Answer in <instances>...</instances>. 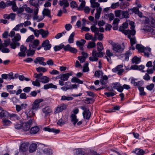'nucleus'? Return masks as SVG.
I'll return each instance as SVG.
<instances>
[{"mask_svg": "<svg viewBox=\"0 0 155 155\" xmlns=\"http://www.w3.org/2000/svg\"><path fill=\"white\" fill-rule=\"evenodd\" d=\"M146 48L139 44H137L136 45V48L138 51L139 52L141 53L143 52V51Z\"/></svg>", "mask_w": 155, "mask_h": 155, "instance_id": "2f4dec72", "label": "nucleus"}, {"mask_svg": "<svg viewBox=\"0 0 155 155\" xmlns=\"http://www.w3.org/2000/svg\"><path fill=\"white\" fill-rule=\"evenodd\" d=\"M37 148V145L35 143H32L30 146L29 151L30 153H33L35 152Z\"/></svg>", "mask_w": 155, "mask_h": 155, "instance_id": "b1692460", "label": "nucleus"}, {"mask_svg": "<svg viewBox=\"0 0 155 155\" xmlns=\"http://www.w3.org/2000/svg\"><path fill=\"white\" fill-rule=\"evenodd\" d=\"M130 10L132 11V12H133V13L135 14H137L139 11V8L137 7H134L133 8H129L128 9V12H130Z\"/></svg>", "mask_w": 155, "mask_h": 155, "instance_id": "338daca9", "label": "nucleus"}, {"mask_svg": "<svg viewBox=\"0 0 155 155\" xmlns=\"http://www.w3.org/2000/svg\"><path fill=\"white\" fill-rule=\"evenodd\" d=\"M59 4L60 6L62 7L64 9L68 7L69 4L67 0H61L59 1Z\"/></svg>", "mask_w": 155, "mask_h": 155, "instance_id": "dca6fc26", "label": "nucleus"}, {"mask_svg": "<svg viewBox=\"0 0 155 155\" xmlns=\"http://www.w3.org/2000/svg\"><path fill=\"white\" fill-rule=\"evenodd\" d=\"M2 122L3 125L4 126H9L12 124V122L7 118L3 119Z\"/></svg>", "mask_w": 155, "mask_h": 155, "instance_id": "cd10ccee", "label": "nucleus"}, {"mask_svg": "<svg viewBox=\"0 0 155 155\" xmlns=\"http://www.w3.org/2000/svg\"><path fill=\"white\" fill-rule=\"evenodd\" d=\"M9 114L6 110H2L0 112V118H1L8 117H9Z\"/></svg>", "mask_w": 155, "mask_h": 155, "instance_id": "c756f323", "label": "nucleus"}, {"mask_svg": "<svg viewBox=\"0 0 155 155\" xmlns=\"http://www.w3.org/2000/svg\"><path fill=\"white\" fill-rule=\"evenodd\" d=\"M138 89L140 91V94L141 96H144L146 94L145 92L144 91V88L143 87H139Z\"/></svg>", "mask_w": 155, "mask_h": 155, "instance_id": "052dcab7", "label": "nucleus"}, {"mask_svg": "<svg viewBox=\"0 0 155 155\" xmlns=\"http://www.w3.org/2000/svg\"><path fill=\"white\" fill-rule=\"evenodd\" d=\"M64 47V45L62 44H61L59 45L55 46L54 47V50L56 51L60 50Z\"/></svg>", "mask_w": 155, "mask_h": 155, "instance_id": "4d7b16f0", "label": "nucleus"}, {"mask_svg": "<svg viewBox=\"0 0 155 155\" xmlns=\"http://www.w3.org/2000/svg\"><path fill=\"white\" fill-rule=\"evenodd\" d=\"M41 46L45 51L50 50L51 47V45L50 43L49 40L48 39H46L43 42Z\"/></svg>", "mask_w": 155, "mask_h": 155, "instance_id": "1a4fd4ad", "label": "nucleus"}, {"mask_svg": "<svg viewBox=\"0 0 155 155\" xmlns=\"http://www.w3.org/2000/svg\"><path fill=\"white\" fill-rule=\"evenodd\" d=\"M79 1L81 3L80 4L79 7L78 8V9L79 11L83 10L85 6L86 2L84 1H83L82 0H79Z\"/></svg>", "mask_w": 155, "mask_h": 155, "instance_id": "72a5a7b5", "label": "nucleus"}, {"mask_svg": "<svg viewBox=\"0 0 155 155\" xmlns=\"http://www.w3.org/2000/svg\"><path fill=\"white\" fill-rule=\"evenodd\" d=\"M68 105L66 104L62 103L58 105L55 108L54 113L57 114L66 110L67 108Z\"/></svg>", "mask_w": 155, "mask_h": 155, "instance_id": "7ed1b4c3", "label": "nucleus"}, {"mask_svg": "<svg viewBox=\"0 0 155 155\" xmlns=\"http://www.w3.org/2000/svg\"><path fill=\"white\" fill-rule=\"evenodd\" d=\"M49 32L48 31H45L43 29H40V34L43 38H46L48 35Z\"/></svg>", "mask_w": 155, "mask_h": 155, "instance_id": "a878e982", "label": "nucleus"}, {"mask_svg": "<svg viewBox=\"0 0 155 155\" xmlns=\"http://www.w3.org/2000/svg\"><path fill=\"white\" fill-rule=\"evenodd\" d=\"M43 130L45 131H48L50 132H53L56 134L58 133L60 131L59 130L55 129L54 128L51 129L48 127H44Z\"/></svg>", "mask_w": 155, "mask_h": 155, "instance_id": "412c9836", "label": "nucleus"}, {"mask_svg": "<svg viewBox=\"0 0 155 155\" xmlns=\"http://www.w3.org/2000/svg\"><path fill=\"white\" fill-rule=\"evenodd\" d=\"M154 87V85L153 84L151 83L149 85L147 86L146 88L147 89L150 91H152Z\"/></svg>", "mask_w": 155, "mask_h": 155, "instance_id": "774afa93", "label": "nucleus"}, {"mask_svg": "<svg viewBox=\"0 0 155 155\" xmlns=\"http://www.w3.org/2000/svg\"><path fill=\"white\" fill-rule=\"evenodd\" d=\"M102 11V8L99 7L96 9V13L95 14V17L96 19H98L100 17V15Z\"/></svg>", "mask_w": 155, "mask_h": 155, "instance_id": "393cba45", "label": "nucleus"}, {"mask_svg": "<svg viewBox=\"0 0 155 155\" xmlns=\"http://www.w3.org/2000/svg\"><path fill=\"white\" fill-rule=\"evenodd\" d=\"M75 33L74 32H73L69 36L68 39V42L69 43H72L74 42V37L75 35Z\"/></svg>", "mask_w": 155, "mask_h": 155, "instance_id": "09e8293b", "label": "nucleus"}, {"mask_svg": "<svg viewBox=\"0 0 155 155\" xmlns=\"http://www.w3.org/2000/svg\"><path fill=\"white\" fill-rule=\"evenodd\" d=\"M134 152L137 155H143L145 153V151L140 149H136Z\"/></svg>", "mask_w": 155, "mask_h": 155, "instance_id": "79ce46f5", "label": "nucleus"}, {"mask_svg": "<svg viewBox=\"0 0 155 155\" xmlns=\"http://www.w3.org/2000/svg\"><path fill=\"white\" fill-rule=\"evenodd\" d=\"M43 101V99H42L35 100L32 104L31 108L36 111L39 108L40 103Z\"/></svg>", "mask_w": 155, "mask_h": 155, "instance_id": "423d86ee", "label": "nucleus"}, {"mask_svg": "<svg viewBox=\"0 0 155 155\" xmlns=\"http://www.w3.org/2000/svg\"><path fill=\"white\" fill-rule=\"evenodd\" d=\"M95 43L93 42L90 41L88 44L87 48L88 49L96 47Z\"/></svg>", "mask_w": 155, "mask_h": 155, "instance_id": "864d4df0", "label": "nucleus"}, {"mask_svg": "<svg viewBox=\"0 0 155 155\" xmlns=\"http://www.w3.org/2000/svg\"><path fill=\"white\" fill-rule=\"evenodd\" d=\"M108 78L106 75L103 76L100 80V83L103 85L102 87L98 88L96 89V91H98L103 89L106 87V84L108 82Z\"/></svg>", "mask_w": 155, "mask_h": 155, "instance_id": "0eeeda50", "label": "nucleus"}, {"mask_svg": "<svg viewBox=\"0 0 155 155\" xmlns=\"http://www.w3.org/2000/svg\"><path fill=\"white\" fill-rule=\"evenodd\" d=\"M51 10L48 8H44L42 12V15L44 16H47L50 18H51Z\"/></svg>", "mask_w": 155, "mask_h": 155, "instance_id": "4be33fe9", "label": "nucleus"}, {"mask_svg": "<svg viewBox=\"0 0 155 155\" xmlns=\"http://www.w3.org/2000/svg\"><path fill=\"white\" fill-rule=\"evenodd\" d=\"M3 46L2 41L0 39V51L3 53H8L10 52V50L9 49Z\"/></svg>", "mask_w": 155, "mask_h": 155, "instance_id": "a211bd4d", "label": "nucleus"}, {"mask_svg": "<svg viewBox=\"0 0 155 155\" xmlns=\"http://www.w3.org/2000/svg\"><path fill=\"white\" fill-rule=\"evenodd\" d=\"M134 23L133 21H131L130 23V25L131 26L130 33L131 34L135 35L136 33V31L134 30L135 26L134 25Z\"/></svg>", "mask_w": 155, "mask_h": 155, "instance_id": "f704fd0d", "label": "nucleus"}, {"mask_svg": "<svg viewBox=\"0 0 155 155\" xmlns=\"http://www.w3.org/2000/svg\"><path fill=\"white\" fill-rule=\"evenodd\" d=\"M119 30V31L122 32L123 33L126 35H128L129 33H130V30L129 29L128 30H125L123 27L122 26H120Z\"/></svg>", "mask_w": 155, "mask_h": 155, "instance_id": "473e14b6", "label": "nucleus"}, {"mask_svg": "<svg viewBox=\"0 0 155 155\" xmlns=\"http://www.w3.org/2000/svg\"><path fill=\"white\" fill-rule=\"evenodd\" d=\"M39 44V41L38 39L34 40L31 43H30L29 44V47L30 49H36L37 47Z\"/></svg>", "mask_w": 155, "mask_h": 155, "instance_id": "f8f14e48", "label": "nucleus"}, {"mask_svg": "<svg viewBox=\"0 0 155 155\" xmlns=\"http://www.w3.org/2000/svg\"><path fill=\"white\" fill-rule=\"evenodd\" d=\"M32 83L34 86L39 87H40V81L38 79H36L35 81H31Z\"/></svg>", "mask_w": 155, "mask_h": 155, "instance_id": "603ef678", "label": "nucleus"}, {"mask_svg": "<svg viewBox=\"0 0 155 155\" xmlns=\"http://www.w3.org/2000/svg\"><path fill=\"white\" fill-rule=\"evenodd\" d=\"M91 114V113L89 110H85V111H84L83 113L84 118L87 120H88L90 119Z\"/></svg>", "mask_w": 155, "mask_h": 155, "instance_id": "c85d7f7f", "label": "nucleus"}, {"mask_svg": "<svg viewBox=\"0 0 155 155\" xmlns=\"http://www.w3.org/2000/svg\"><path fill=\"white\" fill-rule=\"evenodd\" d=\"M64 85L68 90L72 89L74 88L77 89V85L76 84H71L69 81L66 82Z\"/></svg>", "mask_w": 155, "mask_h": 155, "instance_id": "2eb2a0df", "label": "nucleus"}, {"mask_svg": "<svg viewBox=\"0 0 155 155\" xmlns=\"http://www.w3.org/2000/svg\"><path fill=\"white\" fill-rule=\"evenodd\" d=\"M78 120L77 116L75 114H72L71 117V121L74 126H75Z\"/></svg>", "mask_w": 155, "mask_h": 155, "instance_id": "aec40b11", "label": "nucleus"}, {"mask_svg": "<svg viewBox=\"0 0 155 155\" xmlns=\"http://www.w3.org/2000/svg\"><path fill=\"white\" fill-rule=\"evenodd\" d=\"M73 98L70 96H66L65 95L62 96L61 100L62 101H71L73 99Z\"/></svg>", "mask_w": 155, "mask_h": 155, "instance_id": "49530a36", "label": "nucleus"}, {"mask_svg": "<svg viewBox=\"0 0 155 155\" xmlns=\"http://www.w3.org/2000/svg\"><path fill=\"white\" fill-rule=\"evenodd\" d=\"M109 42L111 45L112 49L114 53L120 54L123 52L124 49V46L112 41H110Z\"/></svg>", "mask_w": 155, "mask_h": 155, "instance_id": "f03ea898", "label": "nucleus"}, {"mask_svg": "<svg viewBox=\"0 0 155 155\" xmlns=\"http://www.w3.org/2000/svg\"><path fill=\"white\" fill-rule=\"evenodd\" d=\"M122 11L120 10H117L114 11V13L115 16L117 18L120 17L121 15Z\"/></svg>", "mask_w": 155, "mask_h": 155, "instance_id": "0e129e2a", "label": "nucleus"}, {"mask_svg": "<svg viewBox=\"0 0 155 155\" xmlns=\"http://www.w3.org/2000/svg\"><path fill=\"white\" fill-rule=\"evenodd\" d=\"M41 82L44 83H47L49 81V78L46 76H42L41 78Z\"/></svg>", "mask_w": 155, "mask_h": 155, "instance_id": "a19ab883", "label": "nucleus"}, {"mask_svg": "<svg viewBox=\"0 0 155 155\" xmlns=\"http://www.w3.org/2000/svg\"><path fill=\"white\" fill-rule=\"evenodd\" d=\"M35 111L31 108L27 114V117H31L34 116L35 115Z\"/></svg>", "mask_w": 155, "mask_h": 155, "instance_id": "c03bdc74", "label": "nucleus"}, {"mask_svg": "<svg viewBox=\"0 0 155 155\" xmlns=\"http://www.w3.org/2000/svg\"><path fill=\"white\" fill-rule=\"evenodd\" d=\"M21 39V36L19 33H17L15 36L14 38L12 39V41H14L16 42L19 41Z\"/></svg>", "mask_w": 155, "mask_h": 155, "instance_id": "ea45409f", "label": "nucleus"}, {"mask_svg": "<svg viewBox=\"0 0 155 155\" xmlns=\"http://www.w3.org/2000/svg\"><path fill=\"white\" fill-rule=\"evenodd\" d=\"M123 66L122 65H119L117 67L112 69V71L114 73L117 72V74L120 75H122V73L124 70L122 68Z\"/></svg>", "mask_w": 155, "mask_h": 155, "instance_id": "6e6552de", "label": "nucleus"}, {"mask_svg": "<svg viewBox=\"0 0 155 155\" xmlns=\"http://www.w3.org/2000/svg\"><path fill=\"white\" fill-rule=\"evenodd\" d=\"M35 50L33 49H30L27 50V56H32L35 54Z\"/></svg>", "mask_w": 155, "mask_h": 155, "instance_id": "37998d69", "label": "nucleus"}, {"mask_svg": "<svg viewBox=\"0 0 155 155\" xmlns=\"http://www.w3.org/2000/svg\"><path fill=\"white\" fill-rule=\"evenodd\" d=\"M132 61L134 64H137L140 62L141 60L140 58L135 56L132 59Z\"/></svg>", "mask_w": 155, "mask_h": 155, "instance_id": "58836bf2", "label": "nucleus"}, {"mask_svg": "<svg viewBox=\"0 0 155 155\" xmlns=\"http://www.w3.org/2000/svg\"><path fill=\"white\" fill-rule=\"evenodd\" d=\"M129 5V3L127 2H125L122 3L120 5V8L122 9L127 7Z\"/></svg>", "mask_w": 155, "mask_h": 155, "instance_id": "de8ad7c7", "label": "nucleus"}, {"mask_svg": "<svg viewBox=\"0 0 155 155\" xmlns=\"http://www.w3.org/2000/svg\"><path fill=\"white\" fill-rule=\"evenodd\" d=\"M72 75L71 73H67L62 74H60V79H62L64 81H67L68 80L69 76Z\"/></svg>", "mask_w": 155, "mask_h": 155, "instance_id": "6ab92c4d", "label": "nucleus"}, {"mask_svg": "<svg viewBox=\"0 0 155 155\" xmlns=\"http://www.w3.org/2000/svg\"><path fill=\"white\" fill-rule=\"evenodd\" d=\"M151 49L148 47H146L143 50L142 53H144V55L147 58L150 56V53L151 52Z\"/></svg>", "mask_w": 155, "mask_h": 155, "instance_id": "5701e85b", "label": "nucleus"}, {"mask_svg": "<svg viewBox=\"0 0 155 155\" xmlns=\"http://www.w3.org/2000/svg\"><path fill=\"white\" fill-rule=\"evenodd\" d=\"M28 148L27 145L25 143H23L20 148V150L22 152H25L28 149Z\"/></svg>", "mask_w": 155, "mask_h": 155, "instance_id": "8fccbe9b", "label": "nucleus"}, {"mask_svg": "<svg viewBox=\"0 0 155 155\" xmlns=\"http://www.w3.org/2000/svg\"><path fill=\"white\" fill-rule=\"evenodd\" d=\"M71 81L73 83H77L78 84H82L83 81L75 77H73L71 80Z\"/></svg>", "mask_w": 155, "mask_h": 155, "instance_id": "3c124183", "label": "nucleus"}, {"mask_svg": "<svg viewBox=\"0 0 155 155\" xmlns=\"http://www.w3.org/2000/svg\"><path fill=\"white\" fill-rule=\"evenodd\" d=\"M36 71L38 72H40L42 71L43 72H45L47 71L46 69L44 67H39L36 68Z\"/></svg>", "mask_w": 155, "mask_h": 155, "instance_id": "13d9d810", "label": "nucleus"}, {"mask_svg": "<svg viewBox=\"0 0 155 155\" xmlns=\"http://www.w3.org/2000/svg\"><path fill=\"white\" fill-rule=\"evenodd\" d=\"M34 36L33 35H31L29 36L26 40L27 42L32 43L34 40Z\"/></svg>", "mask_w": 155, "mask_h": 155, "instance_id": "680f3d73", "label": "nucleus"}, {"mask_svg": "<svg viewBox=\"0 0 155 155\" xmlns=\"http://www.w3.org/2000/svg\"><path fill=\"white\" fill-rule=\"evenodd\" d=\"M45 60V59L43 57H38L35 59L34 63L35 64L39 63L40 65L45 66L46 65V64L44 61Z\"/></svg>", "mask_w": 155, "mask_h": 155, "instance_id": "9d476101", "label": "nucleus"}, {"mask_svg": "<svg viewBox=\"0 0 155 155\" xmlns=\"http://www.w3.org/2000/svg\"><path fill=\"white\" fill-rule=\"evenodd\" d=\"M66 122L62 118L59 119L57 123L58 125L62 126Z\"/></svg>", "mask_w": 155, "mask_h": 155, "instance_id": "69168bd1", "label": "nucleus"}, {"mask_svg": "<svg viewBox=\"0 0 155 155\" xmlns=\"http://www.w3.org/2000/svg\"><path fill=\"white\" fill-rule=\"evenodd\" d=\"M94 22L95 24L93 25L91 27V31L94 33L95 36L98 34L99 33V29L96 26V25L97 24V22L96 20H95Z\"/></svg>", "mask_w": 155, "mask_h": 155, "instance_id": "ddd939ff", "label": "nucleus"}, {"mask_svg": "<svg viewBox=\"0 0 155 155\" xmlns=\"http://www.w3.org/2000/svg\"><path fill=\"white\" fill-rule=\"evenodd\" d=\"M135 35H132L131 33H129L127 35L128 38L130 39V49L134 50L135 48L134 45L137 43V41L135 37L134 36Z\"/></svg>", "mask_w": 155, "mask_h": 155, "instance_id": "20e7f679", "label": "nucleus"}, {"mask_svg": "<svg viewBox=\"0 0 155 155\" xmlns=\"http://www.w3.org/2000/svg\"><path fill=\"white\" fill-rule=\"evenodd\" d=\"M42 111L45 114V117L48 115L49 114L51 113L52 110L49 106H45L42 109Z\"/></svg>", "mask_w": 155, "mask_h": 155, "instance_id": "4468645a", "label": "nucleus"}, {"mask_svg": "<svg viewBox=\"0 0 155 155\" xmlns=\"http://www.w3.org/2000/svg\"><path fill=\"white\" fill-rule=\"evenodd\" d=\"M10 39H7L4 41V42L2 43L3 46L5 47H6L10 45Z\"/></svg>", "mask_w": 155, "mask_h": 155, "instance_id": "e2e57ef3", "label": "nucleus"}, {"mask_svg": "<svg viewBox=\"0 0 155 155\" xmlns=\"http://www.w3.org/2000/svg\"><path fill=\"white\" fill-rule=\"evenodd\" d=\"M20 49L21 51L18 53V55L20 57H25L28 50L27 48L24 45H22L20 47Z\"/></svg>", "mask_w": 155, "mask_h": 155, "instance_id": "9b49d317", "label": "nucleus"}, {"mask_svg": "<svg viewBox=\"0 0 155 155\" xmlns=\"http://www.w3.org/2000/svg\"><path fill=\"white\" fill-rule=\"evenodd\" d=\"M119 6H120L119 3V2H117L115 3H112L111 5L110 8L111 9H115L118 8Z\"/></svg>", "mask_w": 155, "mask_h": 155, "instance_id": "bf43d9fd", "label": "nucleus"}, {"mask_svg": "<svg viewBox=\"0 0 155 155\" xmlns=\"http://www.w3.org/2000/svg\"><path fill=\"white\" fill-rule=\"evenodd\" d=\"M30 3L31 5L34 6L35 7H39L38 5V0H30Z\"/></svg>", "mask_w": 155, "mask_h": 155, "instance_id": "c9c22d12", "label": "nucleus"}, {"mask_svg": "<svg viewBox=\"0 0 155 155\" xmlns=\"http://www.w3.org/2000/svg\"><path fill=\"white\" fill-rule=\"evenodd\" d=\"M12 42L10 43V45L11 48L15 49L17 46L20 45V43L18 42H16L14 41H12Z\"/></svg>", "mask_w": 155, "mask_h": 155, "instance_id": "4c0bfd02", "label": "nucleus"}, {"mask_svg": "<svg viewBox=\"0 0 155 155\" xmlns=\"http://www.w3.org/2000/svg\"><path fill=\"white\" fill-rule=\"evenodd\" d=\"M8 5L10 6H12V9L14 12H16L18 9V7L17 6L15 2L9 1L8 2Z\"/></svg>", "mask_w": 155, "mask_h": 155, "instance_id": "f3484780", "label": "nucleus"}, {"mask_svg": "<svg viewBox=\"0 0 155 155\" xmlns=\"http://www.w3.org/2000/svg\"><path fill=\"white\" fill-rule=\"evenodd\" d=\"M43 152L47 155H51L52 154V150L50 148H45L43 150Z\"/></svg>", "mask_w": 155, "mask_h": 155, "instance_id": "a18cd8bd", "label": "nucleus"}, {"mask_svg": "<svg viewBox=\"0 0 155 155\" xmlns=\"http://www.w3.org/2000/svg\"><path fill=\"white\" fill-rule=\"evenodd\" d=\"M131 54V53L129 51H127L124 54H123V55L124 56V60L126 61H128L129 60V57L130 55Z\"/></svg>", "mask_w": 155, "mask_h": 155, "instance_id": "5fc2aeb1", "label": "nucleus"}, {"mask_svg": "<svg viewBox=\"0 0 155 155\" xmlns=\"http://www.w3.org/2000/svg\"><path fill=\"white\" fill-rule=\"evenodd\" d=\"M35 120L33 119L29 120L28 121L22 124V128L25 131L28 130L30 128L33 122Z\"/></svg>", "mask_w": 155, "mask_h": 155, "instance_id": "39448f33", "label": "nucleus"}, {"mask_svg": "<svg viewBox=\"0 0 155 155\" xmlns=\"http://www.w3.org/2000/svg\"><path fill=\"white\" fill-rule=\"evenodd\" d=\"M39 130V129L37 126H35L32 127L30 130L31 134H34L38 133Z\"/></svg>", "mask_w": 155, "mask_h": 155, "instance_id": "7c9ffc66", "label": "nucleus"}, {"mask_svg": "<svg viewBox=\"0 0 155 155\" xmlns=\"http://www.w3.org/2000/svg\"><path fill=\"white\" fill-rule=\"evenodd\" d=\"M153 68L147 69V72L149 74H152L153 72V71H155V60L153 62Z\"/></svg>", "mask_w": 155, "mask_h": 155, "instance_id": "6e6d98bb", "label": "nucleus"}, {"mask_svg": "<svg viewBox=\"0 0 155 155\" xmlns=\"http://www.w3.org/2000/svg\"><path fill=\"white\" fill-rule=\"evenodd\" d=\"M97 48L98 52H97L95 49L93 50L92 52V56L90 57L89 58L90 61H97L98 59V57L101 58L103 56V54L101 51L104 48L101 42H98Z\"/></svg>", "mask_w": 155, "mask_h": 155, "instance_id": "f257e3e1", "label": "nucleus"}, {"mask_svg": "<svg viewBox=\"0 0 155 155\" xmlns=\"http://www.w3.org/2000/svg\"><path fill=\"white\" fill-rule=\"evenodd\" d=\"M128 11H124L121 12V15L123 18H128L130 17Z\"/></svg>", "mask_w": 155, "mask_h": 155, "instance_id": "e433bc0d", "label": "nucleus"}, {"mask_svg": "<svg viewBox=\"0 0 155 155\" xmlns=\"http://www.w3.org/2000/svg\"><path fill=\"white\" fill-rule=\"evenodd\" d=\"M43 87L46 90L50 88H53L56 89L57 88V86L56 85H54L52 83H50L44 85Z\"/></svg>", "mask_w": 155, "mask_h": 155, "instance_id": "bb28decb", "label": "nucleus"}]
</instances>
